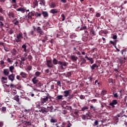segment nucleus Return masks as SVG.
<instances>
[{
  "instance_id": "f257e3e1",
  "label": "nucleus",
  "mask_w": 127,
  "mask_h": 127,
  "mask_svg": "<svg viewBox=\"0 0 127 127\" xmlns=\"http://www.w3.org/2000/svg\"><path fill=\"white\" fill-rule=\"evenodd\" d=\"M23 38V34L21 32H20L16 35V38L15 39V41L16 43L21 42V39Z\"/></svg>"
},
{
  "instance_id": "f03ea898",
  "label": "nucleus",
  "mask_w": 127,
  "mask_h": 127,
  "mask_svg": "<svg viewBox=\"0 0 127 127\" xmlns=\"http://www.w3.org/2000/svg\"><path fill=\"white\" fill-rule=\"evenodd\" d=\"M46 62V64L48 67L49 68H53L54 67L55 65L53 64L52 60H47Z\"/></svg>"
},
{
  "instance_id": "7ed1b4c3",
  "label": "nucleus",
  "mask_w": 127,
  "mask_h": 127,
  "mask_svg": "<svg viewBox=\"0 0 127 127\" xmlns=\"http://www.w3.org/2000/svg\"><path fill=\"white\" fill-rule=\"evenodd\" d=\"M46 108L43 107H40L39 108V110L36 111V112H42V113L45 114L49 112V111L46 110Z\"/></svg>"
},
{
  "instance_id": "20e7f679",
  "label": "nucleus",
  "mask_w": 127,
  "mask_h": 127,
  "mask_svg": "<svg viewBox=\"0 0 127 127\" xmlns=\"http://www.w3.org/2000/svg\"><path fill=\"white\" fill-rule=\"evenodd\" d=\"M49 97L48 96H44L41 98L40 101L42 105L44 104L47 101H48Z\"/></svg>"
},
{
  "instance_id": "39448f33",
  "label": "nucleus",
  "mask_w": 127,
  "mask_h": 127,
  "mask_svg": "<svg viewBox=\"0 0 127 127\" xmlns=\"http://www.w3.org/2000/svg\"><path fill=\"white\" fill-rule=\"evenodd\" d=\"M15 74L12 73L11 74L8 75V79L11 82H13L15 80Z\"/></svg>"
},
{
  "instance_id": "423d86ee",
  "label": "nucleus",
  "mask_w": 127,
  "mask_h": 127,
  "mask_svg": "<svg viewBox=\"0 0 127 127\" xmlns=\"http://www.w3.org/2000/svg\"><path fill=\"white\" fill-rule=\"evenodd\" d=\"M36 31L37 32V33L40 34V36H41V35H44V32L43 31V30L41 29V28L40 27H37V28L36 29Z\"/></svg>"
},
{
  "instance_id": "0eeeda50",
  "label": "nucleus",
  "mask_w": 127,
  "mask_h": 127,
  "mask_svg": "<svg viewBox=\"0 0 127 127\" xmlns=\"http://www.w3.org/2000/svg\"><path fill=\"white\" fill-rule=\"evenodd\" d=\"M118 103L117 100H113L112 102L110 103L109 105L112 106V108H115V105L118 104Z\"/></svg>"
},
{
  "instance_id": "6e6552de",
  "label": "nucleus",
  "mask_w": 127,
  "mask_h": 127,
  "mask_svg": "<svg viewBox=\"0 0 127 127\" xmlns=\"http://www.w3.org/2000/svg\"><path fill=\"white\" fill-rule=\"evenodd\" d=\"M80 61L81 62V64H80V65L81 66H83V64H85L87 62L86 60L84 58L83 56H81L80 57Z\"/></svg>"
},
{
  "instance_id": "1a4fd4ad",
  "label": "nucleus",
  "mask_w": 127,
  "mask_h": 127,
  "mask_svg": "<svg viewBox=\"0 0 127 127\" xmlns=\"http://www.w3.org/2000/svg\"><path fill=\"white\" fill-rule=\"evenodd\" d=\"M85 58L88 61H89L91 64H93L94 63V60L93 58L91 57H88L87 55L85 56Z\"/></svg>"
},
{
  "instance_id": "9d476101",
  "label": "nucleus",
  "mask_w": 127,
  "mask_h": 127,
  "mask_svg": "<svg viewBox=\"0 0 127 127\" xmlns=\"http://www.w3.org/2000/svg\"><path fill=\"white\" fill-rule=\"evenodd\" d=\"M71 92V89H69L68 90H65L64 91V97H67V96H68L69 95L70 93Z\"/></svg>"
},
{
  "instance_id": "9b49d317",
  "label": "nucleus",
  "mask_w": 127,
  "mask_h": 127,
  "mask_svg": "<svg viewBox=\"0 0 127 127\" xmlns=\"http://www.w3.org/2000/svg\"><path fill=\"white\" fill-rule=\"evenodd\" d=\"M35 11H32V12H29L28 14V18L29 19H32L33 17L35 16V13H34Z\"/></svg>"
},
{
  "instance_id": "f8f14e48",
  "label": "nucleus",
  "mask_w": 127,
  "mask_h": 127,
  "mask_svg": "<svg viewBox=\"0 0 127 127\" xmlns=\"http://www.w3.org/2000/svg\"><path fill=\"white\" fill-rule=\"evenodd\" d=\"M1 82L2 83H6L8 82V79H7V77L6 76H3L1 78Z\"/></svg>"
},
{
  "instance_id": "ddd939ff",
  "label": "nucleus",
  "mask_w": 127,
  "mask_h": 127,
  "mask_svg": "<svg viewBox=\"0 0 127 127\" xmlns=\"http://www.w3.org/2000/svg\"><path fill=\"white\" fill-rule=\"evenodd\" d=\"M70 59L73 62H75L78 60V58L74 55H71Z\"/></svg>"
},
{
  "instance_id": "4468645a",
  "label": "nucleus",
  "mask_w": 127,
  "mask_h": 127,
  "mask_svg": "<svg viewBox=\"0 0 127 127\" xmlns=\"http://www.w3.org/2000/svg\"><path fill=\"white\" fill-rule=\"evenodd\" d=\"M37 78V77L36 76H35L32 79V82L34 85H36V84H37V83L39 82V80H38Z\"/></svg>"
},
{
  "instance_id": "2eb2a0df",
  "label": "nucleus",
  "mask_w": 127,
  "mask_h": 127,
  "mask_svg": "<svg viewBox=\"0 0 127 127\" xmlns=\"http://www.w3.org/2000/svg\"><path fill=\"white\" fill-rule=\"evenodd\" d=\"M7 15L9 18L15 17V14H14V12L12 11H9L8 12V13L7 14Z\"/></svg>"
},
{
  "instance_id": "dca6fc26",
  "label": "nucleus",
  "mask_w": 127,
  "mask_h": 127,
  "mask_svg": "<svg viewBox=\"0 0 127 127\" xmlns=\"http://www.w3.org/2000/svg\"><path fill=\"white\" fill-rule=\"evenodd\" d=\"M28 44L26 43V44H23L22 46H21V48L22 49H23V52H26L27 51V48L28 47Z\"/></svg>"
},
{
  "instance_id": "f3484780",
  "label": "nucleus",
  "mask_w": 127,
  "mask_h": 127,
  "mask_svg": "<svg viewBox=\"0 0 127 127\" xmlns=\"http://www.w3.org/2000/svg\"><path fill=\"white\" fill-rule=\"evenodd\" d=\"M90 68L92 70H93L95 69V68H98L99 66L96 64H94L93 65H90Z\"/></svg>"
},
{
  "instance_id": "a211bd4d",
  "label": "nucleus",
  "mask_w": 127,
  "mask_h": 127,
  "mask_svg": "<svg viewBox=\"0 0 127 127\" xmlns=\"http://www.w3.org/2000/svg\"><path fill=\"white\" fill-rule=\"evenodd\" d=\"M3 74L5 76H8L9 74V71L8 69H4L3 70Z\"/></svg>"
},
{
  "instance_id": "6ab92c4d",
  "label": "nucleus",
  "mask_w": 127,
  "mask_h": 127,
  "mask_svg": "<svg viewBox=\"0 0 127 127\" xmlns=\"http://www.w3.org/2000/svg\"><path fill=\"white\" fill-rule=\"evenodd\" d=\"M20 75H21L22 78H25L27 77V74L26 73L24 72H21L19 74Z\"/></svg>"
},
{
  "instance_id": "aec40b11",
  "label": "nucleus",
  "mask_w": 127,
  "mask_h": 127,
  "mask_svg": "<svg viewBox=\"0 0 127 127\" xmlns=\"http://www.w3.org/2000/svg\"><path fill=\"white\" fill-rule=\"evenodd\" d=\"M67 64H68V63H67L66 62H61V61H59V62H58V64H60V65H61L64 66H66Z\"/></svg>"
},
{
  "instance_id": "412c9836",
  "label": "nucleus",
  "mask_w": 127,
  "mask_h": 127,
  "mask_svg": "<svg viewBox=\"0 0 127 127\" xmlns=\"http://www.w3.org/2000/svg\"><path fill=\"white\" fill-rule=\"evenodd\" d=\"M16 10L17 11H20L22 13H24L26 11V9L22 7H20V8L17 9Z\"/></svg>"
},
{
  "instance_id": "4be33fe9",
  "label": "nucleus",
  "mask_w": 127,
  "mask_h": 127,
  "mask_svg": "<svg viewBox=\"0 0 127 127\" xmlns=\"http://www.w3.org/2000/svg\"><path fill=\"white\" fill-rule=\"evenodd\" d=\"M50 12L52 14H57L58 13V10L57 9H52L50 11Z\"/></svg>"
},
{
  "instance_id": "5701e85b",
  "label": "nucleus",
  "mask_w": 127,
  "mask_h": 127,
  "mask_svg": "<svg viewBox=\"0 0 127 127\" xmlns=\"http://www.w3.org/2000/svg\"><path fill=\"white\" fill-rule=\"evenodd\" d=\"M76 37H77V35L75 33H72L69 35V38L70 39H75Z\"/></svg>"
},
{
  "instance_id": "b1692460",
  "label": "nucleus",
  "mask_w": 127,
  "mask_h": 127,
  "mask_svg": "<svg viewBox=\"0 0 127 127\" xmlns=\"http://www.w3.org/2000/svg\"><path fill=\"white\" fill-rule=\"evenodd\" d=\"M19 97V96H18V95H16L14 97H13V100L19 103L20 101V99Z\"/></svg>"
},
{
  "instance_id": "393cba45",
  "label": "nucleus",
  "mask_w": 127,
  "mask_h": 127,
  "mask_svg": "<svg viewBox=\"0 0 127 127\" xmlns=\"http://www.w3.org/2000/svg\"><path fill=\"white\" fill-rule=\"evenodd\" d=\"M0 111L2 113H5L6 112V107H2L0 108Z\"/></svg>"
},
{
  "instance_id": "a878e982",
  "label": "nucleus",
  "mask_w": 127,
  "mask_h": 127,
  "mask_svg": "<svg viewBox=\"0 0 127 127\" xmlns=\"http://www.w3.org/2000/svg\"><path fill=\"white\" fill-rule=\"evenodd\" d=\"M42 14L43 15L44 18H46L49 16V14L47 11H42Z\"/></svg>"
},
{
  "instance_id": "bb28decb",
  "label": "nucleus",
  "mask_w": 127,
  "mask_h": 127,
  "mask_svg": "<svg viewBox=\"0 0 127 127\" xmlns=\"http://www.w3.org/2000/svg\"><path fill=\"white\" fill-rule=\"evenodd\" d=\"M107 93H108L107 90H102L101 91V96L104 97L105 95H106Z\"/></svg>"
},
{
  "instance_id": "cd10ccee",
  "label": "nucleus",
  "mask_w": 127,
  "mask_h": 127,
  "mask_svg": "<svg viewBox=\"0 0 127 127\" xmlns=\"http://www.w3.org/2000/svg\"><path fill=\"white\" fill-rule=\"evenodd\" d=\"M52 62H53V65H57L59 64V61H58L56 58H54Z\"/></svg>"
},
{
  "instance_id": "c85d7f7f",
  "label": "nucleus",
  "mask_w": 127,
  "mask_h": 127,
  "mask_svg": "<svg viewBox=\"0 0 127 127\" xmlns=\"http://www.w3.org/2000/svg\"><path fill=\"white\" fill-rule=\"evenodd\" d=\"M50 123L52 124H55L56 123H57V120L53 117H51Z\"/></svg>"
},
{
  "instance_id": "c756f323",
  "label": "nucleus",
  "mask_w": 127,
  "mask_h": 127,
  "mask_svg": "<svg viewBox=\"0 0 127 127\" xmlns=\"http://www.w3.org/2000/svg\"><path fill=\"white\" fill-rule=\"evenodd\" d=\"M17 52L16 51L15 49L14 48L13 49H12V50L11 52L12 56H16L17 54Z\"/></svg>"
},
{
  "instance_id": "7c9ffc66",
  "label": "nucleus",
  "mask_w": 127,
  "mask_h": 127,
  "mask_svg": "<svg viewBox=\"0 0 127 127\" xmlns=\"http://www.w3.org/2000/svg\"><path fill=\"white\" fill-rule=\"evenodd\" d=\"M38 6V1L37 0H35L33 2V8Z\"/></svg>"
},
{
  "instance_id": "2f4dec72",
  "label": "nucleus",
  "mask_w": 127,
  "mask_h": 127,
  "mask_svg": "<svg viewBox=\"0 0 127 127\" xmlns=\"http://www.w3.org/2000/svg\"><path fill=\"white\" fill-rule=\"evenodd\" d=\"M43 85V84L41 82H38V83L36 84V86L37 87L42 88V86Z\"/></svg>"
},
{
  "instance_id": "473e14b6",
  "label": "nucleus",
  "mask_w": 127,
  "mask_h": 127,
  "mask_svg": "<svg viewBox=\"0 0 127 127\" xmlns=\"http://www.w3.org/2000/svg\"><path fill=\"white\" fill-rule=\"evenodd\" d=\"M29 36L32 35L33 37H35L36 36V35L35 34V31H33V30L31 31L29 33Z\"/></svg>"
},
{
  "instance_id": "72a5a7b5",
  "label": "nucleus",
  "mask_w": 127,
  "mask_h": 127,
  "mask_svg": "<svg viewBox=\"0 0 127 127\" xmlns=\"http://www.w3.org/2000/svg\"><path fill=\"white\" fill-rule=\"evenodd\" d=\"M64 96L63 95H58L56 97V100H63V99Z\"/></svg>"
},
{
  "instance_id": "f704fd0d",
  "label": "nucleus",
  "mask_w": 127,
  "mask_h": 127,
  "mask_svg": "<svg viewBox=\"0 0 127 127\" xmlns=\"http://www.w3.org/2000/svg\"><path fill=\"white\" fill-rule=\"evenodd\" d=\"M125 113V112H122L121 113H120V114H119L118 115V117H121L123 118V117L125 116L126 117V118H127V116L126 115H124V113Z\"/></svg>"
},
{
  "instance_id": "c9c22d12",
  "label": "nucleus",
  "mask_w": 127,
  "mask_h": 127,
  "mask_svg": "<svg viewBox=\"0 0 127 127\" xmlns=\"http://www.w3.org/2000/svg\"><path fill=\"white\" fill-rule=\"evenodd\" d=\"M90 34H91V35H92V36H96V32H95V31L94 30V29H92L90 30Z\"/></svg>"
},
{
  "instance_id": "e433bc0d",
  "label": "nucleus",
  "mask_w": 127,
  "mask_h": 127,
  "mask_svg": "<svg viewBox=\"0 0 127 127\" xmlns=\"http://www.w3.org/2000/svg\"><path fill=\"white\" fill-rule=\"evenodd\" d=\"M14 69V67L13 66H10L9 67V70L11 73H13V70Z\"/></svg>"
},
{
  "instance_id": "4c0bfd02",
  "label": "nucleus",
  "mask_w": 127,
  "mask_h": 127,
  "mask_svg": "<svg viewBox=\"0 0 127 127\" xmlns=\"http://www.w3.org/2000/svg\"><path fill=\"white\" fill-rule=\"evenodd\" d=\"M40 4L43 5V6H45L46 1L45 0H40Z\"/></svg>"
},
{
  "instance_id": "58836bf2",
  "label": "nucleus",
  "mask_w": 127,
  "mask_h": 127,
  "mask_svg": "<svg viewBox=\"0 0 127 127\" xmlns=\"http://www.w3.org/2000/svg\"><path fill=\"white\" fill-rule=\"evenodd\" d=\"M51 8H55L56 7V4L52 2L50 3V5Z\"/></svg>"
},
{
  "instance_id": "ea45409f",
  "label": "nucleus",
  "mask_w": 127,
  "mask_h": 127,
  "mask_svg": "<svg viewBox=\"0 0 127 127\" xmlns=\"http://www.w3.org/2000/svg\"><path fill=\"white\" fill-rule=\"evenodd\" d=\"M71 75H72L71 72L69 71L66 73L65 77L69 78L71 76Z\"/></svg>"
},
{
  "instance_id": "a19ab883",
  "label": "nucleus",
  "mask_w": 127,
  "mask_h": 127,
  "mask_svg": "<svg viewBox=\"0 0 127 127\" xmlns=\"http://www.w3.org/2000/svg\"><path fill=\"white\" fill-rule=\"evenodd\" d=\"M119 119L118 118V117H116L114 118V123L117 124L118 123H119Z\"/></svg>"
},
{
  "instance_id": "79ce46f5",
  "label": "nucleus",
  "mask_w": 127,
  "mask_h": 127,
  "mask_svg": "<svg viewBox=\"0 0 127 127\" xmlns=\"http://www.w3.org/2000/svg\"><path fill=\"white\" fill-rule=\"evenodd\" d=\"M89 107L88 106H84L83 108H81V111H85V110H88Z\"/></svg>"
},
{
  "instance_id": "37998d69",
  "label": "nucleus",
  "mask_w": 127,
  "mask_h": 127,
  "mask_svg": "<svg viewBox=\"0 0 127 127\" xmlns=\"http://www.w3.org/2000/svg\"><path fill=\"white\" fill-rule=\"evenodd\" d=\"M8 117H9V118H13V120L15 119V116L13 115V113H10V114L8 115Z\"/></svg>"
},
{
  "instance_id": "c03bdc74",
  "label": "nucleus",
  "mask_w": 127,
  "mask_h": 127,
  "mask_svg": "<svg viewBox=\"0 0 127 127\" xmlns=\"http://www.w3.org/2000/svg\"><path fill=\"white\" fill-rule=\"evenodd\" d=\"M42 74L41 72H39V71H36L35 73V75L37 77L39 76L41 74Z\"/></svg>"
},
{
  "instance_id": "a18cd8bd",
  "label": "nucleus",
  "mask_w": 127,
  "mask_h": 127,
  "mask_svg": "<svg viewBox=\"0 0 127 127\" xmlns=\"http://www.w3.org/2000/svg\"><path fill=\"white\" fill-rule=\"evenodd\" d=\"M42 15L41 13H39L38 12H36L35 14V16H36V17L38 18L39 17H41Z\"/></svg>"
},
{
  "instance_id": "49530a36",
  "label": "nucleus",
  "mask_w": 127,
  "mask_h": 127,
  "mask_svg": "<svg viewBox=\"0 0 127 127\" xmlns=\"http://www.w3.org/2000/svg\"><path fill=\"white\" fill-rule=\"evenodd\" d=\"M72 126L70 121H67V124H66L65 127H70Z\"/></svg>"
},
{
  "instance_id": "de8ad7c7",
  "label": "nucleus",
  "mask_w": 127,
  "mask_h": 127,
  "mask_svg": "<svg viewBox=\"0 0 127 127\" xmlns=\"http://www.w3.org/2000/svg\"><path fill=\"white\" fill-rule=\"evenodd\" d=\"M68 96H69L68 97V99L69 100H70L73 98V97L74 96V94H72L71 95H69Z\"/></svg>"
},
{
  "instance_id": "09e8293b",
  "label": "nucleus",
  "mask_w": 127,
  "mask_h": 127,
  "mask_svg": "<svg viewBox=\"0 0 127 127\" xmlns=\"http://www.w3.org/2000/svg\"><path fill=\"white\" fill-rule=\"evenodd\" d=\"M90 110H93V111H96V108L95 107H94V106H90Z\"/></svg>"
},
{
  "instance_id": "8fccbe9b",
  "label": "nucleus",
  "mask_w": 127,
  "mask_h": 127,
  "mask_svg": "<svg viewBox=\"0 0 127 127\" xmlns=\"http://www.w3.org/2000/svg\"><path fill=\"white\" fill-rule=\"evenodd\" d=\"M6 61L9 64H12L13 62V61H11L10 58H7Z\"/></svg>"
},
{
  "instance_id": "3c124183",
  "label": "nucleus",
  "mask_w": 127,
  "mask_h": 127,
  "mask_svg": "<svg viewBox=\"0 0 127 127\" xmlns=\"http://www.w3.org/2000/svg\"><path fill=\"white\" fill-rule=\"evenodd\" d=\"M88 37H83L82 38V40L84 42H86L88 40Z\"/></svg>"
},
{
  "instance_id": "603ef678",
  "label": "nucleus",
  "mask_w": 127,
  "mask_h": 127,
  "mask_svg": "<svg viewBox=\"0 0 127 127\" xmlns=\"http://www.w3.org/2000/svg\"><path fill=\"white\" fill-rule=\"evenodd\" d=\"M83 30H87V28L86 26H85L84 27H81L80 29V31Z\"/></svg>"
},
{
  "instance_id": "864d4df0",
  "label": "nucleus",
  "mask_w": 127,
  "mask_h": 127,
  "mask_svg": "<svg viewBox=\"0 0 127 127\" xmlns=\"http://www.w3.org/2000/svg\"><path fill=\"white\" fill-rule=\"evenodd\" d=\"M12 95L15 96L17 94V91L16 90H13L12 91Z\"/></svg>"
},
{
  "instance_id": "5fc2aeb1",
  "label": "nucleus",
  "mask_w": 127,
  "mask_h": 127,
  "mask_svg": "<svg viewBox=\"0 0 127 127\" xmlns=\"http://www.w3.org/2000/svg\"><path fill=\"white\" fill-rule=\"evenodd\" d=\"M66 126V124L65 122L62 123V125L59 127H65Z\"/></svg>"
},
{
  "instance_id": "6e6d98bb",
  "label": "nucleus",
  "mask_w": 127,
  "mask_h": 127,
  "mask_svg": "<svg viewBox=\"0 0 127 127\" xmlns=\"http://www.w3.org/2000/svg\"><path fill=\"white\" fill-rule=\"evenodd\" d=\"M32 69V67L31 66H28L27 67V70L28 71H30Z\"/></svg>"
},
{
  "instance_id": "4d7b16f0",
  "label": "nucleus",
  "mask_w": 127,
  "mask_h": 127,
  "mask_svg": "<svg viewBox=\"0 0 127 127\" xmlns=\"http://www.w3.org/2000/svg\"><path fill=\"white\" fill-rule=\"evenodd\" d=\"M25 124L27 125V126H31L32 123L31 122H30L25 121Z\"/></svg>"
},
{
  "instance_id": "13d9d810",
  "label": "nucleus",
  "mask_w": 127,
  "mask_h": 127,
  "mask_svg": "<svg viewBox=\"0 0 127 127\" xmlns=\"http://www.w3.org/2000/svg\"><path fill=\"white\" fill-rule=\"evenodd\" d=\"M113 95H114V97L115 98H118L119 97V96L118 95V93H113Z\"/></svg>"
},
{
  "instance_id": "bf43d9fd",
  "label": "nucleus",
  "mask_w": 127,
  "mask_h": 127,
  "mask_svg": "<svg viewBox=\"0 0 127 127\" xmlns=\"http://www.w3.org/2000/svg\"><path fill=\"white\" fill-rule=\"evenodd\" d=\"M0 13L3 14L4 13V12L3 11V9L2 8L0 7Z\"/></svg>"
},
{
  "instance_id": "052dcab7",
  "label": "nucleus",
  "mask_w": 127,
  "mask_h": 127,
  "mask_svg": "<svg viewBox=\"0 0 127 127\" xmlns=\"http://www.w3.org/2000/svg\"><path fill=\"white\" fill-rule=\"evenodd\" d=\"M101 14L100 13H96L95 15V16L97 17V18L101 17Z\"/></svg>"
},
{
  "instance_id": "680f3d73",
  "label": "nucleus",
  "mask_w": 127,
  "mask_h": 127,
  "mask_svg": "<svg viewBox=\"0 0 127 127\" xmlns=\"http://www.w3.org/2000/svg\"><path fill=\"white\" fill-rule=\"evenodd\" d=\"M97 85H98V87H100L102 85V82L101 81H99L97 83Z\"/></svg>"
},
{
  "instance_id": "e2e57ef3",
  "label": "nucleus",
  "mask_w": 127,
  "mask_h": 127,
  "mask_svg": "<svg viewBox=\"0 0 127 127\" xmlns=\"http://www.w3.org/2000/svg\"><path fill=\"white\" fill-rule=\"evenodd\" d=\"M89 11H91L92 12H95V9L93 8H89Z\"/></svg>"
},
{
  "instance_id": "0e129e2a",
  "label": "nucleus",
  "mask_w": 127,
  "mask_h": 127,
  "mask_svg": "<svg viewBox=\"0 0 127 127\" xmlns=\"http://www.w3.org/2000/svg\"><path fill=\"white\" fill-rule=\"evenodd\" d=\"M4 20V17L2 16H0V21H3Z\"/></svg>"
},
{
  "instance_id": "69168bd1",
  "label": "nucleus",
  "mask_w": 127,
  "mask_h": 127,
  "mask_svg": "<svg viewBox=\"0 0 127 127\" xmlns=\"http://www.w3.org/2000/svg\"><path fill=\"white\" fill-rule=\"evenodd\" d=\"M4 126L3 122H0V127H3Z\"/></svg>"
},
{
  "instance_id": "338daca9",
  "label": "nucleus",
  "mask_w": 127,
  "mask_h": 127,
  "mask_svg": "<svg viewBox=\"0 0 127 127\" xmlns=\"http://www.w3.org/2000/svg\"><path fill=\"white\" fill-rule=\"evenodd\" d=\"M88 79L89 80V81H90V82H92V81L93 78H92V76H90V77H88Z\"/></svg>"
},
{
  "instance_id": "774afa93",
  "label": "nucleus",
  "mask_w": 127,
  "mask_h": 127,
  "mask_svg": "<svg viewBox=\"0 0 127 127\" xmlns=\"http://www.w3.org/2000/svg\"><path fill=\"white\" fill-rule=\"evenodd\" d=\"M3 25H3V23H2V22L0 21V28H2Z\"/></svg>"
}]
</instances>
